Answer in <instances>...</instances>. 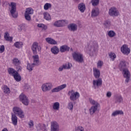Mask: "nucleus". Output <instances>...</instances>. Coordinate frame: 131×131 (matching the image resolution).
<instances>
[{
    "label": "nucleus",
    "mask_w": 131,
    "mask_h": 131,
    "mask_svg": "<svg viewBox=\"0 0 131 131\" xmlns=\"http://www.w3.org/2000/svg\"><path fill=\"white\" fill-rule=\"evenodd\" d=\"M117 112L118 113V115H123V112L122 111H117Z\"/></svg>",
    "instance_id": "obj_53"
},
{
    "label": "nucleus",
    "mask_w": 131,
    "mask_h": 131,
    "mask_svg": "<svg viewBox=\"0 0 131 131\" xmlns=\"http://www.w3.org/2000/svg\"><path fill=\"white\" fill-rule=\"evenodd\" d=\"M0 52H1V53H4V52H5V46L2 45L1 46Z\"/></svg>",
    "instance_id": "obj_50"
},
{
    "label": "nucleus",
    "mask_w": 131,
    "mask_h": 131,
    "mask_svg": "<svg viewBox=\"0 0 131 131\" xmlns=\"http://www.w3.org/2000/svg\"><path fill=\"white\" fill-rule=\"evenodd\" d=\"M20 101L26 106H27L29 104V100L27 96L24 94H21L19 96Z\"/></svg>",
    "instance_id": "obj_9"
},
{
    "label": "nucleus",
    "mask_w": 131,
    "mask_h": 131,
    "mask_svg": "<svg viewBox=\"0 0 131 131\" xmlns=\"http://www.w3.org/2000/svg\"><path fill=\"white\" fill-rule=\"evenodd\" d=\"M52 54L57 55L59 53V48L57 46L52 47L51 49Z\"/></svg>",
    "instance_id": "obj_28"
},
{
    "label": "nucleus",
    "mask_w": 131,
    "mask_h": 131,
    "mask_svg": "<svg viewBox=\"0 0 131 131\" xmlns=\"http://www.w3.org/2000/svg\"><path fill=\"white\" fill-rule=\"evenodd\" d=\"M75 3H78L79 2V0H74Z\"/></svg>",
    "instance_id": "obj_60"
},
{
    "label": "nucleus",
    "mask_w": 131,
    "mask_h": 131,
    "mask_svg": "<svg viewBox=\"0 0 131 131\" xmlns=\"http://www.w3.org/2000/svg\"><path fill=\"white\" fill-rule=\"evenodd\" d=\"M103 64H104L103 61H99L97 63V67H98V68H101L102 66H103Z\"/></svg>",
    "instance_id": "obj_46"
},
{
    "label": "nucleus",
    "mask_w": 131,
    "mask_h": 131,
    "mask_svg": "<svg viewBox=\"0 0 131 131\" xmlns=\"http://www.w3.org/2000/svg\"><path fill=\"white\" fill-rule=\"evenodd\" d=\"M119 68L120 71H122V70L127 69L126 68V61L124 60H121L119 64Z\"/></svg>",
    "instance_id": "obj_18"
},
{
    "label": "nucleus",
    "mask_w": 131,
    "mask_h": 131,
    "mask_svg": "<svg viewBox=\"0 0 131 131\" xmlns=\"http://www.w3.org/2000/svg\"><path fill=\"white\" fill-rule=\"evenodd\" d=\"M2 131H9L7 128H4Z\"/></svg>",
    "instance_id": "obj_59"
},
{
    "label": "nucleus",
    "mask_w": 131,
    "mask_h": 131,
    "mask_svg": "<svg viewBox=\"0 0 131 131\" xmlns=\"http://www.w3.org/2000/svg\"><path fill=\"white\" fill-rule=\"evenodd\" d=\"M78 10L81 12L83 13L85 11V5L83 3H80L78 6Z\"/></svg>",
    "instance_id": "obj_25"
},
{
    "label": "nucleus",
    "mask_w": 131,
    "mask_h": 131,
    "mask_svg": "<svg viewBox=\"0 0 131 131\" xmlns=\"http://www.w3.org/2000/svg\"><path fill=\"white\" fill-rule=\"evenodd\" d=\"M37 131H48L47 126L45 124H38L36 126Z\"/></svg>",
    "instance_id": "obj_19"
},
{
    "label": "nucleus",
    "mask_w": 131,
    "mask_h": 131,
    "mask_svg": "<svg viewBox=\"0 0 131 131\" xmlns=\"http://www.w3.org/2000/svg\"><path fill=\"white\" fill-rule=\"evenodd\" d=\"M80 97L79 93L76 92L73 93H72L70 96V99L71 101H76Z\"/></svg>",
    "instance_id": "obj_16"
},
{
    "label": "nucleus",
    "mask_w": 131,
    "mask_h": 131,
    "mask_svg": "<svg viewBox=\"0 0 131 131\" xmlns=\"http://www.w3.org/2000/svg\"><path fill=\"white\" fill-rule=\"evenodd\" d=\"M46 40L48 43H50V45H57V41L52 38H46Z\"/></svg>",
    "instance_id": "obj_26"
},
{
    "label": "nucleus",
    "mask_w": 131,
    "mask_h": 131,
    "mask_svg": "<svg viewBox=\"0 0 131 131\" xmlns=\"http://www.w3.org/2000/svg\"><path fill=\"white\" fill-rule=\"evenodd\" d=\"M51 8H52V4H51V3H46L43 6V9L45 11H48V10L51 9Z\"/></svg>",
    "instance_id": "obj_36"
},
{
    "label": "nucleus",
    "mask_w": 131,
    "mask_h": 131,
    "mask_svg": "<svg viewBox=\"0 0 131 131\" xmlns=\"http://www.w3.org/2000/svg\"><path fill=\"white\" fill-rule=\"evenodd\" d=\"M68 28L70 31L73 32L77 31V25L74 23L71 24L68 26Z\"/></svg>",
    "instance_id": "obj_20"
},
{
    "label": "nucleus",
    "mask_w": 131,
    "mask_h": 131,
    "mask_svg": "<svg viewBox=\"0 0 131 131\" xmlns=\"http://www.w3.org/2000/svg\"><path fill=\"white\" fill-rule=\"evenodd\" d=\"M64 69H66V64H63L58 68V71H63Z\"/></svg>",
    "instance_id": "obj_44"
},
{
    "label": "nucleus",
    "mask_w": 131,
    "mask_h": 131,
    "mask_svg": "<svg viewBox=\"0 0 131 131\" xmlns=\"http://www.w3.org/2000/svg\"><path fill=\"white\" fill-rule=\"evenodd\" d=\"M29 125H30V127H31L32 126H33L34 125L33 121H30V122L29 123Z\"/></svg>",
    "instance_id": "obj_56"
},
{
    "label": "nucleus",
    "mask_w": 131,
    "mask_h": 131,
    "mask_svg": "<svg viewBox=\"0 0 131 131\" xmlns=\"http://www.w3.org/2000/svg\"><path fill=\"white\" fill-rule=\"evenodd\" d=\"M25 14H27L28 15H32V14H33V9L31 8H27L26 9Z\"/></svg>",
    "instance_id": "obj_33"
},
{
    "label": "nucleus",
    "mask_w": 131,
    "mask_h": 131,
    "mask_svg": "<svg viewBox=\"0 0 131 131\" xmlns=\"http://www.w3.org/2000/svg\"><path fill=\"white\" fill-rule=\"evenodd\" d=\"M117 115H118V114L117 113V111H116L114 112L112 114V116H114V117H115Z\"/></svg>",
    "instance_id": "obj_54"
},
{
    "label": "nucleus",
    "mask_w": 131,
    "mask_h": 131,
    "mask_svg": "<svg viewBox=\"0 0 131 131\" xmlns=\"http://www.w3.org/2000/svg\"><path fill=\"white\" fill-rule=\"evenodd\" d=\"M123 102V98L120 94H117L115 96V103L116 104H120Z\"/></svg>",
    "instance_id": "obj_14"
},
{
    "label": "nucleus",
    "mask_w": 131,
    "mask_h": 131,
    "mask_svg": "<svg viewBox=\"0 0 131 131\" xmlns=\"http://www.w3.org/2000/svg\"><path fill=\"white\" fill-rule=\"evenodd\" d=\"M4 92L5 94H10V89L8 87H5L4 88Z\"/></svg>",
    "instance_id": "obj_47"
},
{
    "label": "nucleus",
    "mask_w": 131,
    "mask_h": 131,
    "mask_svg": "<svg viewBox=\"0 0 131 131\" xmlns=\"http://www.w3.org/2000/svg\"><path fill=\"white\" fill-rule=\"evenodd\" d=\"M98 50V43L96 41H91L88 45V54L93 56Z\"/></svg>",
    "instance_id": "obj_3"
},
{
    "label": "nucleus",
    "mask_w": 131,
    "mask_h": 131,
    "mask_svg": "<svg viewBox=\"0 0 131 131\" xmlns=\"http://www.w3.org/2000/svg\"><path fill=\"white\" fill-rule=\"evenodd\" d=\"M65 88H66V84H64L53 89L51 90V92L52 93H59L60 91H62V90H64Z\"/></svg>",
    "instance_id": "obj_15"
},
{
    "label": "nucleus",
    "mask_w": 131,
    "mask_h": 131,
    "mask_svg": "<svg viewBox=\"0 0 131 131\" xmlns=\"http://www.w3.org/2000/svg\"><path fill=\"white\" fill-rule=\"evenodd\" d=\"M71 51H73V50H72V48H71Z\"/></svg>",
    "instance_id": "obj_62"
},
{
    "label": "nucleus",
    "mask_w": 131,
    "mask_h": 131,
    "mask_svg": "<svg viewBox=\"0 0 131 131\" xmlns=\"http://www.w3.org/2000/svg\"><path fill=\"white\" fill-rule=\"evenodd\" d=\"M93 87L95 90L97 89V88H99V86H101L103 83V81H102L101 78H98L97 80H94L93 81Z\"/></svg>",
    "instance_id": "obj_11"
},
{
    "label": "nucleus",
    "mask_w": 131,
    "mask_h": 131,
    "mask_svg": "<svg viewBox=\"0 0 131 131\" xmlns=\"http://www.w3.org/2000/svg\"><path fill=\"white\" fill-rule=\"evenodd\" d=\"M122 74L124 78H126L125 82H126V83H128V82L129 81V79L130 78V73H129L128 69H125L124 70H122Z\"/></svg>",
    "instance_id": "obj_7"
},
{
    "label": "nucleus",
    "mask_w": 131,
    "mask_h": 131,
    "mask_svg": "<svg viewBox=\"0 0 131 131\" xmlns=\"http://www.w3.org/2000/svg\"><path fill=\"white\" fill-rule=\"evenodd\" d=\"M17 72H21L22 71V67L21 66H16Z\"/></svg>",
    "instance_id": "obj_48"
},
{
    "label": "nucleus",
    "mask_w": 131,
    "mask_h": 131,
    "mask_svg": "<svg viewBox=\"0 0 131 131\" xmlns=\"http://www.w3.org/2000/svg\"><path fill=\"white\" fill-rule=\"evenodd\" d=\"M4 38L6 41L12 42L13 41V37L10 36V34L7 32H5L4 34Z\"/></svg>",
    "instance_id": "obj_22"
},
{
    "label": "nucleus",
    "mask_w": 131,
    "mask_h": 131,
    "mask_svg": "<svg viewBox=\"0 0 131 131\" xmlns=\"http://www.w3.org/2000/svg\"><path fill=\"white\" fill-rule=\"evenodd\" d=\"M110 16L112 17H117L119 15V11L115 7H112L108 11Z\"/></svg>",
    "instance_id": "obj_8"
},
{
    "label": "nucleus",
    "mask_w": 131,
    "mask_h": 131,
    "mask_svg": "<svg viewBox=\"0 0 131 131\" xmlns=\"http://www.w3.org/2000/svg\"><path fill=\"white\" fill-rule=\"evenodd\" d=\"M8 72L9 73V74H10V75H12V76H13L14 74H15V73H16V71L15 70V69H13V68H9L8 69Z\"/></svg>",
    "instance_id": "obj_32"
},
{
    "label": "nucleus",
    "mask_w": 131,
    "mask_h": 131,
    "mask_svg": "<svg viewBox=\"0 0 131 131\" xmlns=\"http://www.w3.org/2000/svg\"><path fill=\"white\" fill-rule=\"evenodd\" d=\"M70 50V48L68 47V46H66V51H69Z\"/></svg>",
    "instance_id": "obj_58"
},
{
    "label": "nucleus",
    "mask_w": 131,
    "mask_h": 131,
    "mask_svg": "<svg viewBox=\"0 0 131 131\" xmlns=\"http://www.w3.org/2000/svg\"><path fill=\"white\" fill-rule=\"evenodd\" d=\"M66 24V20H59L54 23V26H55V27H63V26H65Z\"/></svg>",
    "instance_id": "obj_12"
},
{
    "label": "nucleus",
    "mask_w": 131,
    "mask_h": 131,
    "mask_svg": "<svg viewBox=\"0 0 131 131\" xmlns=\"http://www.w3.org/2000/svg\"><path fill=\"white\" fill-rule=\"evenodd\" d=\"M33 63H28L27 64V69L30 72L31 71H32V70H33V67H34V66H35V65H33Z\"/></svg>",
    "instance_id": "obj_34"
},
{
    "label": "nucleus",
    "mask_w": 131,
    "mask_h": 131,
    "mask_svg": "<svg viewBox=\"0 0 131 131\" xmlns=\"http://www.w3.org/2000/svg\"><path fill=\"white\" fill-rule=\"evenodd\" d=\"M42 30H47L48 29V27L45 25H43L42 27Z\"/></svg>",
    "instance_id": "obj_55"
},
{
    "label": "nucleus",
    "mask_w": 131,
    "mask_h": 131,
    "mask_svg": "<svg viewBox=\"0 0 131 131\" xmlns=\"http://www.w3.org/2000/svg\"><path fill=\"white\" fill-rule=\"evenodd\" d=\"M31 49L33 54L34 55L32 56L33 60V65L38 66L40 64V62H39V56H38V55H36V54H37V50L38 52L41 51V47L40 46H38L37 42H34L32 45Z\"/></svg>",
    "instance_id": "obj_1"
},
{
    "label": "nucleus",
    "mask_w": 131,
    "mask_h": 131,
    "mask_svg": "<svg viewBox=\"0 0 131 131\" xmlns=\"http://www.w3.org/2000/svg\"><path fill=\"white\" fill-rule=\"evenodd\" d=\"M103 25H104L105 27L106 28L109 27V26L111 25V21H110V20H106L105 21H104Z\"/></svg>",
    "instance_id": "obj_38"
},
{
    "label": "nucleus",
    "mask_w": 131,
    "mask_h": 131,
    "mask_svg": "<svg viewBox=\"0 0 131 131\" xmlns=\"http://www.w3.org/2000/svg\"><path fill=\"white\" fill-rule=\"evenodd\" d=\"M99 9L95 8L92 10V17H97L99 15Z\"/></svg>",
    "instance_id": "obj_27"
},
{
    "label": "nucleus",
    "mask_w": 131,
    "mask_h": 131,
    "mask_svg": "<svg viewBox=\"0 0 131 131\" xmlns=\"http://www.w3.org/2000/svg\"><path fill=\"white\" fill-rule=\"evenodd\" d=\"M68 108L71 111L73 110V103L72 102H70L68 104Z\"/></svg>",
    "instance_id": "obj_41"
},
{
    "label": "nucleus",
    "mask_w": 131,
    "mask_h": 131,
    "mask_svg": "<svg viewBox=\"0 0 131 131\" xmlns=\"http://www.w3.org/2000/svg\"><path fill=\"white\" fill-rule=\"evenodd\" d=\"M99 0H92L91 3L92 4V6H93V7H96L99 5Z\"/></svg>",
    "instance_id": "obj_40"
},
{
    "label": "nucleus",
    "mask_w": 131,
    "mask_h": 131,
    "mask_svg": "<svg viewBox=\"0 0 131 131\" xmlns=\"http://www.w3.org/2000/svg\"><path fill=\"white\" fill-rule=\"evenodd\" d=\"M11 120L13 125H17L18 123V117L15 114H12Z\"/></svg>",
    "instance_id": "obj_21"
},
{
    "label": "nucleus",
    "mask_w": 131,
    "mask_h": 131,
    "mask_svg": "<svg viewBox=\"0 0 131 131\" xmlns=\"http://www.w3.org/2000/svg\"><path fill=\"white\" fill-rule=\"evenodd\" d=\"M23 28H24V26L23 25H20L18 26V31L20 32L23 30Z\"/></svg>",
    "instance_id": "obj_49"
},
{
    "label": "nucleus",
    "mask_w": 131,
    "mask_h": 131,
    "mask_svg": "<svg viewBox=\"0 0 131 131\" xmlns=\"http://www.w3.org/2000/svg\"><path fill=\"white\" fill-rule=\"evenodd\" d=\"M93 71L94 75L95 78H99L100 75H101V72H100V70H99V69H97V68H94Z\"/></svg>",
    "instance_id": "obj_23"
},
{
    "label": "nucleus",
    "mask_w": 131,
    "mask_h": 131,
    "mask_svg": "<svg viewBox=\"0 0 131 131\" xmlns=\"http://www.w3.org/2000/svg\"><path fill=\"white\" fill-rule=\"evenodd\" d=\"M52 107L53 110H59L60 109V103L58 102L54 103Z\"/></svg>",
    "instance_id": "obj_30"
},
{
    "label": "nucleus",
    "mask_w": 131,
    "mask_h": 131,
    "mask_svg": "<svg viewBox=\"0 0 131 131\" xmlns=\"http://www.w3.org/2000/svg\"><path fill=\"white\" fill-rule=\"evenodd\" d=\"M75 131H84V130L82 127L78 126L75 127Z\"/></svg>",
    "instance_id": "obj_45"
},
{
    "label": "nucleus",
    "mask_w": 131,
    "mask_h": 131,
    "mask_svg": "<svg viewBox=\"0 0 131 131\" xmlns=\"http://www.w3.org/2000/svg\"><path fill=\"white\" fill-rule=\"evenodd\" d=\"M37 26L39 28H42V26H43V24H38L37 25Z\"/></svg>",
    "instance_id": "obj_57"
},
{
    "label": "nucleus",
    "mask_w": 131,
    "mask_h": 131,
    "mask_svg": "<svg viewBox=\"0 0 131 131\" xmlns=\"http://www.w3.org/2000/svg\"><path fill=\"white\" fill-rule=\"evenodd\" d=\"M12 64H14L15 66H18L21 64V61L18 58H14L12 60Z\"/></svg>",
    "instance_id": "obj_29"
},
{
    "label": "nucleus",
    "mask_w": 131,
    "mask_h": 131,
    "mask_svg": "<svg viewBox=\"0 0 131 131\" xmlns=\"http://www.w3.org/2000/svg\"><path fill=\"white\" fill-rule=\"evenodd\" d=\"M121 51L124 55H128L130 53V49L128 48L126 45H124L121 48Z\"/></svg>",
    "instance_id": "obj_13"
},
{
    "label": "nucleus",
    "mask_w": 131,
    "mask_h": 131,
    "mask_svg": "<svg viewBox=\"0 0 131 131\" xmlns=\"http://www.w3.org/2000/svg\"><path fill=\"white\" fill-rule=\"evenodd\" d=\"M108 56L110 59H112V61H114L115 58H116V55H115V53H110L108 54Z\"/></svg>",
    "instance_id": "obj_37"
},
{
    "label": "nucleus",
    "mask_w": 131,
    "mask_h": 131,
    "mask_svg": "<svg viewBox=\"0 0 131 131\" xmlns=\"http://www.w3.org/2000/svg\"><path fill=\"white\" fill-rule=\"evenodd\" d=\"M51 130L59 131V124L57 122H51Z\"/></svg>",
    "instance_id": "obj_17"
},
{
    "label": "nucleus",
    "mask_w": 131,
    "mask_h": 131,
    "mask_svg": "<svg viewBox=\"0 0 131 131\" xmlns=\"http://www.w3.org/2000/svg\"><path fill=\"white\" fill-rule=\"evenodd\" d=\"M89 102L91 105H93L89 110L90 115H93L95 112L99 111L100 103L92 98H89Z\"/></svg>",
    "instance_id": "obj_2"
},
{
    "label": "nucleus",
    "mask_w": 131,
    "mask_h": 131,
    "mask_svg": "<svg viewBox=\"0 0 131 131\" xmlns=\"http://www.w3.org/2000/svg\"><path fill=\"white\" fill-rule=\"evenodd\" d=\"M13 77L16 80V81L19 82L21 81V75H20V74L18 73V72H16L14 75Z\"/></svg>",
    "instance_id": "obj_24"
},
{
    "label": "nucleus",
    "mask_w": 131,
    "mask_h": 131,
    "mask_svg": "<svg viewBox=\"0 0 131 131\" xmlns=\"http://www.w3.org/2000/svg\"><path fill=\"white\" fill-rule=\"evenodd\" d=\"M13 111L14 114L17 115L19 118H24V117H25L24 112H23V111L18 107L15 106L13 107Z\"/></svg>",
    "instance_id": "obj_6"
},
{
    "label": "nucleus",
    "mask_w": 131,
    "mask_h": 131,
    "mask_svg": "<svg viewBox=\"0 0 131 131\" xmlns=\"http://www.w3.org/2000/svg\"><path fill=\"white\" fill-rule=\"evenodd\" d=\"M71 92H70V91H69V93H68V95H70V93H71Z\"/></svg>",
    "instance_id": "obj_61"
},
{
    "label": "nucleus",
    "mask_w": 131,
    "mask_h": 131,
    "mask_svg": "<svg viewBox=\"0 0 131 131\" xmlns=\"http://www.w3.org/2000/svg\"><path fill=\"white\" fill-rule=\"evenodd\" d=\"M16 6L17 5L15 2H11L10 4H9V7H11L10 10V14L13 18H17V17H18V14L16 13V12H17Z\"/></svg>",
    "instance_id": "obj_4"
},
{
    "label": "nucleus",
    "mask_w": 131,
    "mask_h": 131,
    "mask_svg": "<svg viewBox=\"0 0 131 131\" xmlns=\"http://www.w3.org/2000/svg\"><path fill=\"white\" fill-rule=\"evenodd\" d=\"M1 34H0V38H1Z\"/></svg>",
    "instance_id": "obj_63"
},
{
    "label": "nucleus",
    "mask_w": 131,
    "mask_h": 131,
    "mask_svg": "<svg viewBox=\"0 0 131 131\" xmlns=\"http://www.w3.org/2000/svg\"><path fill=\"white\" fill-rule=\"evenodd\" d=\"M73 57L75 61L79 63H82L83 62V56L82 54L79 52H74L73 53Z\"/></svg>",
    "instance_id": "obj_5"
},
{
    "label": "nucleus",
    "mask_w": 131,
    "mask_h": 131,
    "mask_svg": "<svg viewBox=\"0 0 131 131\" xmlns=\"http://www.w3.org/2000/svg\"><path fill=\"white\" fill-rule=\"evenodd\" d=\"M43 18L45 19V20H47V21H49L51 20V15H50V14L49 13L46 12L43 13Z\"/></svg>",
    "instance_id": "obj_31"
},
{
    "label": "nucleus",
    "mask_w": 131,
    "mask_h": 131,
    "mask_svg": "<svg viewBox=\"0 0 131 131\" xmlns=\"http://www.w3.org/2000/svg\"><path fill=\"white\" fill-rule=\"evenodd\" d=\"M60 52H61V53H64V52L66 51V45H63L61 47H60Z\"/></svg>",
    "instance_id": "obj_43"
},
{
    "label": "nucleus",
    "mask_w": 131,
    "mask_h": 131,
    "mask_svg": "<svg viewBox=\"0 0 131 131\" xmlns=\"http://www.w3.org/2000/svg\"><path fill=\"white\" fill-rule=\"evenodd\" d=\"M53 88V84L51 83H46L42 85L41 89L43 92L51 91Z\"/></svg>",
    "instance_id": "obj_10"
},
{
    "label": "nucleus",
    "mask_w": 131,
    "mask_h": 131,
    "mask_svg": "<svg viewBox=\"0 0 131 131\" xmlns=\"http://www.w3.org/2000/svg\"><path fill=\"white\" fill-rule=\"evenodd\" d=\"M25 18L27 21H30V20H31V16H30V14L25 13Z\"/></svg>",
    "instance_id": "obj_42"
},
{
    "label": "nucleus",
    "mask_w": 131,
    "mask_h": 131,
    "mask_svg": "<svg viewBox=\"0 0 131 131\" xmlns=\"http://www.w3.org/2000/svg\"><path fill=\"white\" fill-rule=\"evenodd\" d=\"M14 46L17 49H20V47L23 46V43L21 41H16L14 43Z\"/></svg>",
    "instance_id": "obj_35"
},
{
    "label": "nucleus",
    "mask_w": 131,
    "mask_h": 131,
    "mask_svg": "<svg viewBox=\"0 0 131 131\" xmlns=\"http://www.w3.org/2000/svg\"><path fill=\"white\" fill-rule=\"evenodd\" d=\"M111 96H112V93L111 92L108 91L106 93V97L107 98H111Z\"/></svg>",
    "instance_id": "obj_51"
},
{
    "label": "nucleus",
    "mask_w": 131,
    "mask_h": 131,
    "mask_svg": "<svg viewBox=\"0 0 131 131\" xmlns=\"http://www.w3.org/2000/svg\"><path fill=\"white\" fill-rule=\"evenodd\" d=\"M72 67V64L71 63L68 62V65L66 67V69H70Z\"/></svg>",
    "instance_id": "obj_52"
},
{
    "label": "nucleus",
    "mask_w": 131,
    "mask_h": 131,
    "mask_svg": "<svg viewBox=\"0 0 131 131\" xmlns=\"http://www.w3.org/2000/svg\"><path fill=\"white\" fill-rule=\"evenodd\" d=\"M107 34L108 36H110V37H114L116 34L115 33V32H114V31H108Z\"/></svg>",
    "instance_id": "obj_39"
}]
</instances>
